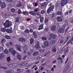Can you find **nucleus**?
I'll list each match as a JSON object with an SVG mask.
<instances>
[{"instance_id": "12", "label": "nucleus", "mask_w": 73, "mask_h": 73, "mask_svg": "<svg viewBox=\"0 0 73 73\" xmlns=\"http://www.w3.org/2000/svg\"><path fill=\"white\" fill-rule=\"evenodd\" d=\"M56 26L55 25H53L51 27V30L52 31H56Z\"/></svg>"}, {"instance_id": "47", "label": "nucleus", "mask_w": 73, "mask_h": 73, "mask_svg": "<svg viewBox=\"0 0 73 73\" xmlns=\"http://www.w3.org/2000/svg\"><path fill=\"white\" fill-rule=\"evenodd\" d=\"M9 44L11 46H12L13 45V43L11 42H9Z\"/></svg>"}, {"instance_id": "38", "label": "nucleus", "mask_w": 73, "mask_h": 73, "mask_svg": "<svg viewBox=\"0 0 73 73\" xmlns=\"http://www.w3.org/2000/svg\"><path fill=\"white\" fill-rule=\"evenodd\" d=\"M52 50L53 52H54V53H55V52H56V48H54V49H53Z\"/></svg>"}, {"instance_id": "48", "label": "nucleus", "mask_w": 73, "mask_h": 73, "mask_svg": "<svg viewBox=\"0 0 73 73\" xmlns=\"http://www.w3.org/2000/svg\"><path fill=\"white\" fill-rule=\"evenodd\" d=\"M33 35H37V34H36V31H34L33 32Z\"/></svg>"}, {"instance_id": "31", "label": "nucleus", "mask_w": 73, "mask_h": 73, "mask_svg": "<svg viewBox=\"0 0 73 73\" xmlns=\"http://www.w3.org/2000/svg\"><path fill=\"white\" fill-rule=\"evenodd\" d=\"M48 23V19H45L44 20V23L46 24H47Z\"/></svg>"}, {"instance_id": "26", "label": "nucleus", "mask_w": 73, "mask_h": 73, "mask_svg": "<svg viewBox=\"0 0 73 73\" xmlns=\"http://www.w3.org/2000/svg\"><path fill=\"white\" fill-rule=\"evenodd\" d=\"M55 43V40H52L50 42V44L52 45H54Z\"/></svg>"}, {"instance_id": "39", "label": "nucleus", "mask_w": 73, "mask_h": 73, "mask_svg": "<svg viewBox=\"0 0 73 73\" xmlns=\"http://www.w3.org/2000/svg\"><path fill=\"white\" fill-rule=\"evenodd\" d=\"M44 13H45V12L44 11L42 10L40 12V14L42 15L44 14Z\"/></svg>"}, {"instance_id": "61", "label": "nucleus", "mask_w": 73, "mask_h": 73, "mask_svg": "<svg viewBox=\"0 0 73 73\" xmlns=\"http://www.w3.org/2000/svg\"><path fill=\"white\" fill-rule=\"evenodd\" d=\"M68 60H69V58H67L66 60V61L65 62V64H66L67 62H68Z\"/></svg>"}, {"instance_id": "2", "label": "nucleus", "mask_w": 73, "mask_h": 73, "mask_svg": "<svg viewBox=\"0 0 73 73\" xmlns=\"http://www.w3.org/2000/svg\"><path fill=\"white\" fill-rule=\"evenodd\" d=\"M9 53H11L13 56H15L16 53V51L15 50V49L11 47L9 48Z\"/></svg>"}, {"instance_id": "30", "label": "nucleus", "mask_w": 73, "mask_h": 73, "mask_svg": "<svg viewBox=\"0 0 73 73\" xmlns=\"http://www.w3.org/2000/svg\"><path fill=\"white\" fill-rule=\"evenodd\" d=\"M6 42V40L5 38L2 39L1 40V44L2 43H3L4 42Z\"/></svg>"}, {"instance_id": "25", "label": "nucleus", "mask_w": 73, "mask_h": 73, "mask_svg": "<svg viewBox=\"0 0 73 73\" xmlns=\"http://www.w3.org/2000/svg\"><path fill=\"white\" fill-rule=\"evenodd\" d=\"M37 55H38V52H35L33 54V55L34 56H37Z\"/></svg>"}, {"instance_id": "24", "label": "nucleus", "mask_w": 73, "mask_h": 73, "mask_svg": "<svg viewBox=\"0 0 73 73\" xmlns=\"http://www.w3.org/2000/svg\"><path fill=\"white\" fill-rule=\"evenodd\" d=\"M61 6L64 7V0H62L61 2Z\"/></svg>"}, {"instance_id": "36", "label": "nucleus", "mask_w": 73, "mask_h": 73, "mask_svg": "<svg viewBox=\"0 0 73 73\" xmlns=\"http://www.w3.org/2000/svg\"><path fill=\"white\" fill-rule=\"evenodd\" d=\"M40 52H45V50H44L40 49L39 50Z\"/></svg>"}, {"instance_id": "5", "label": "nucleus", "mask_w": 73, "mask_h": 73, "mask_svg": "<svg viewBox=\"0 0 73 73\" xmlns=\"http://www.w3.org/2000/svg\"><path fill=\"white\" fill-rule=\"evenodd\" d=\"M6 32L7 33H12V29H6Z\"/></svg>"}, {"instance_id": "46", "label": "nucleus", "mask_w": 73, "mask_h": 73, "mask_svg": "<svg viewBox=\"0 0 73 73\" xmlns=\"http://www.w3.org/2000/svg\"><path fill=\"white\" fill-rule=\"evenodd\" d=\"M64 5H65V4H66V3H68V1L66 0H64Z\"/></svg>"}, {"instance_id": "4", "label": "nucleus", "mask_w": 73, "mask_h": 73, "mask_svg": "<svg viewBox=\"0 0 73 73\" xmlns=\"http://www.w3.org/2000/svg\"><path fill=\"white\" fill-rule=\"evenodd\" d=\"M15 47L17 48L19 52H21V46H20L19 44H16L15 45Z\"/></svg>"}, {"instance_id": "11", "label": "nucleus", "mask_w": 73, "mask_h": 73, "mask_svg": "<svg viewBox=\"0 0 73 73\" xmlns=\"http://www.w3.org/2000/svg\"><path fill=\"white\" fill-rule=\"evenodd\" d=\"M34 47L36 49H40V45L39 44H36Z\"/></svg>"}, {"instance_id": "64", "label": "nucleus", "mask_w": 73, "mask_h": 73, "mask_svg": "<svg viewBox=\"0 0 73 73\" xmlns=\"http://www.w3.org/2000/svg\"><path fill=\"white\" fill-rule=\"evenodd\" d=\"M26 56H25L23 58V60H25L26 58Z\"/></svg>"}, {"instance_id": "55", "label": "nucleus", "mask_w": 73, "mask_h": 73, "mask_svg": "<svg viewBox=\"0 0 73 73\" xmlns=\"http://www.w3.org/2000/svg\"><path fill=\"white\" fill-rule=\"evenodd\" d=\"M69 51V49H67L65 50V52H68Z\"/></svg>"}, {"instance_id": "57", "label": "nucleus", "mask_w": 73, "mask_h": 73, "mask_svg": "<svg viewBox=\"0 0 73 73\" xmlns=\"http://www.w3.org/2000/svg\"><path fill=\"white\" fill-rule=\"evenodd\" d=\"M5 72L6 73H10V72H9V70L6 71H5Z\"/></svg>"}, {"instance_id": "3", "label": "nucleus", "mask_w": 73, "mask_h": 73, "mask_svg": "<svg viewBox=\"0 0 73 73\" xmlns=\"http://www.w3.org/2000/svg\"><path fill=\"white\" fill-rule=\"evenodd\" d=\"M54 8V7L53 6L49 7L47 11V13H49L51 11H53Z\"/></svg>"}, {"instance_id": "18", "label": "nucleus", "mask_w": 73, "mask_h": 73, "mask_svg": "<svg viewBox=\"0 0 73 73\" xmlns=\"http://www.w3.org/2000/svg\"><path fill=\"white\" fill-rule=\"evenodd\" d=\"M6 6L5 5V2H3L1 6V8H5Z\"/></svg>"}, {"instance_id": "41", "label": "nucleus", "mask_w": 73, "mask_h": 73, "mask_svg": "<svg viewBox=\"0 0 73 73\" xmlns=\"http://www.w3.org/2000/svg\"><path fill=\"white\" fill-rule=\"evenodd\" d=\"M58 60H62V58L61 57H59L57 58Z\"/></svg>"}, {"instance_id": "10", "label": "nucleus", "mask_w": 73, "mask_h": 73, "mask_svg": "<svg viewBox=\"0 0 73 73\" xmlns=\"http://www.w3.org/2000/svg\"><path fill=\"white\" fill-rule=\"evenodd\" d=\"M43 26H44V24H42L40 25L39 26V28H38V29L39 30H40V29H43Z\"/></svg>"}, {"instance_id": "28", "label": "nucleus", "mask_w": 73, "mask_h": 73, "mask_svg": "<svg viewBox=\"0 0 73 73\" xmlns=\"http://www.w3.org/2000/svg\"><path fill=\"white\" fill-rule=\"evenodd\" d=\"M11 60V57L9 56L7 58V62H10Z\"/></svg>"}, {"instance_id": "27", "label": "nucleus", "mask_w": 73, "mask_h": 73, "mask_svg": "<svg viewBox=\"0 0 73 73\" xmlns=\"http://www.w3.org/2000/svg\"><path fill=\"white\" fill-rule=\"evenodd\" d=\"M30 31L28 30V29H26L24 31V32H25L26 33H29Z\"/></svg>"}, {"instance_id": "56", "label": "nucleus", "mask_w": 73, "mask_h": 73, "mask_svg": "<svg viewBox=\"0 0 73 73\" xmlns=\"http://www.w3.org/2000/svg\"><path fill=\"white\" fill-rule=\"evenodd\" d=\"M51 71H52V72H53L54 70V68H53V67H52V68H51Z\"/></svg>"}, {"instance_id": "52", "label": "nucleus", "mask_w": 73, "mask_h": 73, "mask_svg": "<svg viewBox=\"0 0 73 73\" xmlns=\"http://www.w3.org/2000/svg\"><path fill=\"white\" fill-rule=\"evenodd\" d=\"M44 30L46 32V31H48V28H46L44 29Z\"/></svg>"}, {"instance_id": "16", "label": "nucleus", "mask_w": 73, "mask_h": 73, "mask_svg": "<svg viewBox=\"0 0 73 73\" xmlns=\"http://www.w3.org/2000/svg\"><path fill=\"white\" fill-rule=\"evenodd\" d=\"M19 20L20 17H17L16 19V23H19V21H20Z\"/></svg>"}, {"instance_id": "49", "label": "nucleus", "mask_w": 73, "mask_h": 73, "mask_svg": "<svg viewBox=\"0 0 73 73\" xmlns=\"http://www.w3.org/2000/svg\"><path fill=\"white\" fill-rule=\"evenodd\" d=\"M37 34L34 35V37L35 38H37Z\"/></svg>"}, {"instance_id": "19", "label": "nucleus", "mask_w": 73, "mask_h": 73, "mask_svg": "<svg viewBox=\"0 0 73 73\" xmlns=\"http://www.w3.org/2000/svg\"><path fill=\"white\" fill-rule=\"evenodd\" d=\"M41 7H46V2H45L41 4Z\"/></svg>"}, {"instance_id": "43", "label": "nucleus", "mask_w": 73, "mask_h": 73, "mask_svg": "<svg viewBox=\"0 0 73 73\" xmlns=\"http://www.w3.org/2000/svg\"><path fill=\"white\" fill-rule=\"evenodd\" d=\"M6 1L9 3H12V0H6Z\"/></svg>"}, {"instance_id": "58", "label": "nucleus", "mask_w": 73, "mask_h": 73, "mask_svg": "<svg viewBox=\"0 0 73 73\" xmlns=\"http://www.w3.org/2000/svg\"><path fill=\"white\" fill-rule=\"evenodd\" d=\"M59 4L58 3H56V7H58Z\"/></svg>"}, {"instance_id": "22", "label": "nucleus", "mask_w": 73, "mask_h": 73, "mask_svg": "<svg viewBox=\"0 0 73 73\" xmlns=\"http://www.w3.org/2000/svg\"><path fill=\"white\" fill-rule=\"evenodd\" d=\"M11 11L12 13H15L16 12V9H15V8H12L11 9Z\"/></svg>"}, {"instance_id": "37", "label": "nucleus", "mask_w": 73, "mask_h": 73, "mask_svg": "<svg viewBox=\"0 0 73 73\" xmlns=\"http://www.w3.org/2000/svg\"><path fill=\"white\" fill-rule=\"evenodd\" d=\"M21 10L20 9H19L18 11V13L19 15H20V14L21 13Z\"/></svg>"}, {"instance_id": "8", "label": "nucleus", "mask_w": 73, "mask_h": 73, "mask_svg": "<svg viewBox=\"0 0 73 73\" xmlns=\"http://www.w3.org/2000/svg\"><path fill=\"white\" fill-rule=\"evenodd\" d=\"M19 41H21V42H25V39L24 38H19Z\"/></svg>"}, {"instance_id": "32", "label": "nucleus", "mask_w": 73, "mask_h": 73, "mask_svg": "<svg viewBox=\"0 0 73 73\" xmlns=\"http://www.w3.org/2000/svg\"><path fill=\"white\" fill-rule=\"evenodd\" d=\"M21 2H19V4L17 5V7H21Z\"/></svg>"}, {"instance_id": "34", "label": "nucleus", "mask_w": 73, "mask_h": 73, "mask_svg": "<svg viewBox=\"0 0 73 73\" xmlns=\"http://www.w3.org/2000/svg\"><path fill=\"white\" fill-rule=\"evenodd\" d=\"M57 14L58 15H62V13L60 12H58L57 13Z\"/></svg>"}, {"instance_id": "54", "label": "nucleus", "mask_w": 73, "mask_h": 73, "mask_svg": "<svg viewBox=\"0 0 73 73\" xmlns=\"http://www.w3.org/2000/svg\"><path fill=\"white\" fill-rule=\"evenodd\" d=\"M68 67H66L65 68V70H64V72H66V70H68Z\"/></svg>"}, {"instance_id": "59", "label": "nucleus", "mask_w": 73, "mask_h": 73, "mask_svg": "<svg viewBox=\"0 0 73 73\" xmlns=\"http://www.w3.org/2000/svg\"><path fill=\"white\" fill-rule=\"evenodd\" d=\"M30 31L31 33H32V32H33V30L32 29H30Z\"/></svg>"}, {"instance_id": "53", "label": "nucleus", "mask_w": 73, "mask_h": 73, "mask_svg": "<svg viewBox=\"0 0 73 73\" xmlns=\"http://www.w3.org/2000/svg\"><path fill=\"white\" fill-rule=\"evenodd\" d=\"M30 51L31 53H33L34 52V50H33V49H31L30 50Z\"/></svg>"}, {"instance_id": "51", "label": "nucleus", "mask_w": 73, "mask_h": 73, "mask_svg": "<svg viewBox=\"0 0 73 73\" xmlns=\"http://www.w3.org/2000/svg\"><path fill=\"white\" fill-rule=\"evenodd\" d=\"M34 5L35 7H37V6L38 5V4L37 3H35L34 4Z\"/></svg>"}, {"instance_id": "17", "label": "nucleus", "mask_w": 73, "mask_h": 73, "mask_svg": "<svg viewBox=\"0 0 73 73\" xmlns=\"http://www.w3.org/2000/svg\"><path fill=\"white\" fill-rule=\"evenodd\" d=\"M44 19L43 17H41L40 18V21L41 23H43Z\"/></svg>"}, {"instance_id": "42", "label": "nucleus", "mask_w": 73, "mask_h": 73, "mask_svg": "<svg viewBox=\"0 0 73 73\" xmlns=\"http://www.w3.org/2000/svg\"><path fill=\"white\" fill-rule=\"evenodd\" d=\"M42 39L43 40H46L47 39L46 38L44 37H42Z\"/></svg>"}, {"instance_id": "33", "label": "nucleus", "mask_w": 73, "mask_h": 73, "mask_svg": "<svg viewBox=\"0 0 73 73\" xmlns=\"http://www.w3.org/2000/svg\"><path fill=\"white\" fill-rule=\"evenodd\" d=\"M28 12H27V11H23V15H24L26 16V15H27H27V14H28Z\"/></svg>"}, {"instance_id": "62", "label": "nucleus", "mask_w": 73, "mask_h": 73, "mask_svg": "<svg viewBox=\"0 0 73 73\" xmlns=\"http://www.w3.org/2000/svg\"><path fill=\"white\" fill-rule=\"evenodd\" d=\"M72 10H71L69 11V13H71L72 12Z\"/></svg>"}, {"instance_id": "21", "label": "nucleus", "mask_w": 73, "mask_h": 73, "mask_svg": "<svg viewBox=\"0 0 73 73\" xmlns=\"http://www.w3.org/2000/svg\"><path fill=\"white\" fill-rule=\"evenodd\" d=\"M33 42H34V39H33V38H31L30 39V44H33Z\"/></svg>"}, {"instance_id": "13", "label": "nucleus", "mask_w": 73, "mask_h": 73, "mask_svg": "<svg viewBox=\"0 0 73 73\" xmlns=\"http://www.w3.org/2000/svg\"><path fill=\"white\" fill-rule=\"evenodd\" d=\"M5 38H6V39H7V40H10L11 38V36L8 35H5Z\"/></svg>"}, {"instance_id": "9", "label": "nucleus", "mask_w": 73, "mask_h": 73, "mask_svg": "<svg viewBox=\"0 0 73 73\" xmlns=\"http://www.w3.org/2000/svg\"><path fill=\"white\" fill-rule=\"evenodd\" d=\"M29 14L33 16H36V12L35 11H31L29 12Z\"/></svg>"}, {"instance_id": "6", "label": "nucleus", "mask_w": 73, "mask_h": 73, "mask_svg": "<svg viewBox=\"0 0 73 73\" xmlns=\"http://www.w3.org/2000/svg\"><path fill=\"white\" fill-rule=\"evenodd\" d=\"M58 32L59 33H64V29L62 28H59L58 29Z\"/></svg>"}, {"instance_id": "44", "label": "nucleus", "mask_w": 73, "mask_h": 73, "mask_svg": "<svg viewBox=\"0 0 73 73\" xmlns=\"http://www.w3.org/2000/svg\"><path fill=\"white\" fill-rule=\"evenodd\" d=\"M7 66L9 67H13V65L12 64H7Z\"/></svg>"}, {"instance_id": "23", "label": "nucleus", "mask_w": 73, "mask_h": 73, "mask_svg": "<svg viewBox=\"0 0 73 73\" xmlns=\"http://www.w3.org/2000/svg\"><path fill=\"white\" fill-rule=\"evenodd\" d=\"M50 37L52 38H54V39H55V36L53 35L52 33H51L50 34Z\"/></svg>"}, {"instance_id": "60", "label": "nucleus", "mask_w": 73, "mask_h": 73, "mask_svg": "<svg viewBox=\"0 0 73 73\" xmlns=\"http://www.w3.org/2000/svg\"><path fill=\"white\" fill-rule=\"evenodd\" d=\"M72 40V39H70L67 42V44H69V43H70V41H71Z\"/></svg>"}, {"instance_id": "45", "label": "nucleus", "mask_w": 73, "mask_h": 73, "mask_svg": "<svg viewBox=\"0 0 73 73\" xmlns=\"http://www.w3.org/2000/svg\"><path fill=\"white\" fill-rule=\"evenodd\" d=\"M9 72H10V73H13L14 72V70H9Z\"/></svg>"}, {"instance_id": "29", "label": "nucleus", "mask_w": 73, "mask_h": 73, "mask_svg": "<svg viewBox=\"0 0 73 73\" xmlns=\"http://www.w3.org/2000/svg\"><path fill=\"white\" fill-rule=\"evenodd\" d=\"M9 52L8 51V50L7 49H5L4 51V53L5 54H8L9 53Z\"/></svg>"}, {"instance_id": "50", "label": "nucleus", "mask_w": 73, "mask_h": 73, "mask_svg": "<svg viewBox=\"0 0 73 73\" xmlns=\"http://www.w3.org/2000/svg\"><path fill=\"white\" fill-rule=\"evenodd\" d=\"M52 17H54V16H55V14L54 13H53L52 14Z\"/></svg>"}, {"instance_id": "1", "label": "nucleus", "mask_w": 73, "mask_h": 73, "mask_svg": "<svg viewBox=\"0 0 73 73\" xmlns=\"http://www.w3.org/2000/svg\"><path fill=\"white\" fill-rule=\"evenodd\" d=\"M3 25L5 27L1 29V31L3 32H5L6 31L5 28H9L10 27V21L7 20L5 21V23H3Z\"/></svg>"}, {"instance_id": "14", "label": "nucleus", "mask_w": 73, "mask_h": 73, "mask_svg": "<svg viewBox=\"0 0 73 73\" xmlns=\"http://www.w3.org/2000/svg\"><path fill=\"white\" fill-rule=\"evenodd\" d=\"M44 44L45 46L46 47L49 46V42L48 41H46L44 43Z\"/></svg>"}, {"instance_id": "20", "label": "nucleus", "mask_w": 73, "mask_h": 73, "mask_svg": "<svg viewBox=\"0 0 73 73\" xmlns=\"http://www.w3.org/2000/svg\"><path fill=\"white\" fill-rule=\"evenodd\" d=\"M17 58L19 60H21V55L19 54H18L17 56Z\"/></svg>"}, {"instance_id": "7", "label": "nucleus", "mask_w": 73, "mask_h": 73, "mask_svg": "<svg viewBox=\"0 0 73 73\" xmlns=\"http://www.w3.org/2000/svg\"><path fill=\"white\" fill-rule=\"evenodd\" d=\"M56 20L58 22H61L62 21V19L60 17H57Z\"/></svg>"}, {"instance_id": "15", "label": "nucleus", "mask_w": 73, "mask_h": 73, "mask_svg": "<svg viewBox=\"0 0 73 73\" xmlns=\"http://www.w3.org/2000/svg\"><path fill=\"white\" fill-rule=\"evenodd\" d=\"M4 57V55L3 53L0 54V60H2L3 58V57Z\"/></svg>"}, {"instance_id": "40", "label": "nucleus", "mask_w": 73, "mask_h": 73, "mask_svg": "<svg viewBox=\"0 0 73 73\" xmlns=\"http://www.w3.org/2000/svg\"><path fill=\"white\" fill-rule=\"evenodd\" d=\"M34 12H38V8H36L34 10Z\"/></svg>"}, {"instance_id": "63", "label": "nucleus", "mask_w": 73, "mask_h": 73, "mask_svg": "<svg viewBox=\"0 0 73 73\" xmlns=\"http://www.w3.org/2000/svg\"><path fill=\"white\" fill-rule=\"evenodd\" d=\"M26 72L27 73H29L30 72H29V70H28L27 71H26Z\"/></svg>"}, {"instance_id": "35", "label": "nucleus", "mask_w": 73, "mask_h": 73, "mask_svg": "<svg viewBox=\"0 0 73 73\" xmlns=\"http://www.w3.org/2000/svg\"><path fill=\"white\" fill-rule=\"evenodd\" d=\"M27 54L29 56H31V52L30 51H28L27 53Z\"/></svg>"}]
</instances>
